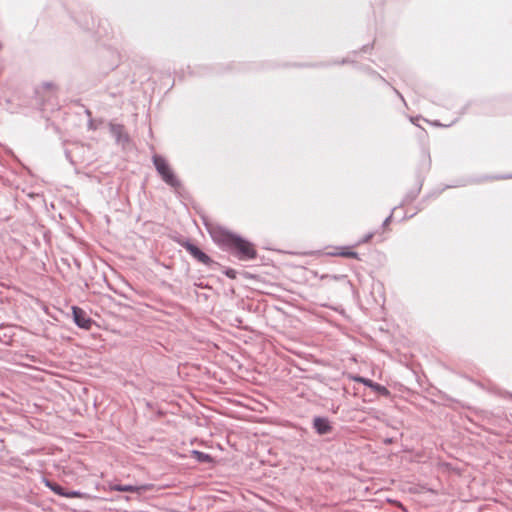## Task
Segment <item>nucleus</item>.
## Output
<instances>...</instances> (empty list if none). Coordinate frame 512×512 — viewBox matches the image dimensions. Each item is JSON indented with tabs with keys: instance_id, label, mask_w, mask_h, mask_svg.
Returning a JSON list of instances; mask_svg holds the SVG:
<instances>
[{
	"instance_id": "dca6fc26",
	"label": "nucleus",
	"mask_w": 512,
	"mask_h": 512,
	"mask_svg": "<svg viewBox=\"0 0 512 512\" xmlns=\"http://www.w3.org/2000/svg\"><path fill=\"white\" fill-rule=\"evenodd\" d=\"M391 218H392V214H390L383 222V226H387L389 224V222L391 221Z\"/></svg>"
},
{
	"instance_id": "6e6552de",
	"label": "nucleus",
	"mask_w": 512,
	"mask_h": 512,
	"mask_svg": "<svg viewBox=\"0 0 512 512\" xmlns=\"http://www.w3.org/2000/svg\"><path fill=\"white\" fill-rule=\"evenodd\" d=\"M113 491H120V492H139L142 488L138 486L133 485H121V484H114L110 487Z\"/></svg>"
},
{
	"instance_id": "0eeeda50",
	"label": "nucleus",
	"mask_w": 512,
	"mask_h": 512,
	"mask_svg": "<svg viewBox=\"0 0 512 512\" xmlns=\"http://www.w3.org/2000/svg\"><path fill=\"white\" fill-rule=\"evenodd\" d=\"M313 427L317 431L318 434L324 435L331 431L332 427L328 419L323 417H315L313 420Z\"/></svg>"
},
{
	"instance_id": "1a4fd4ad",
	"label": "nucleus",
	"mask_w": 512,
	"mask_h": 512,
	"mask_svg": "<svg viewBox=\"0 0 512 512\" xmlns=\"http://www.w3.org/2000/svg\"><path fill=\"white\" fill-rule=\"evenodd\" d=\"M45 485L50 488L54 493L65 497L66 490L59 484L52 482L50 480H45Z\"/></svg>"
},
{
	"instance_id": "ddd939ff",
	"label": "nucleus",
	"mask_w": 512,
	"mask_h": 512,
	"mask_svg": "<svg viewBox=\"0 0 512 512\" xmlns=\"http://www.w3.org/2000/svg\"><path fill=\"white\" fill-rule=\"evenodd\" d=\"M55 88L56 86L52 82H44L40 87L42 90H55Z\"/></svg>"
},
{
	"instance_id": "4468645a",
	"label": "nucleus",
	"mask_w": 512,
	"mask_h": 512,
	"mask_svg": "<svg viewBox=\"0 0 512 512\" xmlns=\"http://www.w3.org/2000/svg\"><path fill=\"white\" fill-rule=\"evenodd\" d=\"M373 236H374L373 233H368L357 244L359 245V244L367 243L373 238Z\"/></svg>"
},
{
	"instance_id": "39448f33",
	"label": "nucleus",
	"mask_w": 512,
	"mask_h": 512,
	"mask_svg": "<svg viewBox=\"0 0 512 512\" xmlns=\"http://www.w3.org/2000/svg\"><path fill=\"white\" fill-rule=\"evenodd\" d=\"M109 129L117 144L125 147L129 143V136L125 132L123 125L110 123Z\"/></svg>"
},
{
	"instance_id": "7ed1b4c3",
	"label": "nucleus",
	"mask_w": 512,
	"mask_h": 512,
	"mask_svg": "<svg viewBox=\"0 0 512 512\" xmlns=\"http://www.w3.org/2000/svg\"><path fill=\"white\" fill-rule=\"evenodd\" d=\"M183 246L195 259H197L202 264L210 266L213 263V260L196 245L190 242H186Z\"/></svg>"
},
{
	"instance_id": "9d476101",
	"label": "nucleus",
	"mask_w": 512,
	"mask_h": 512,
	"mask_svg": "<svg viewBox=\"0 0 512 512\" xmlns=\"http://www.w3.org/2000/svg\"><path fill=\"white\" fill-rule=\"evenodd\" d=\"M193 455L201 463H208V462L212 461L211 456L209 454H207V453H204V452H200V451L194 450L193 451Z\"/></svg>"
},
{
	"instance_id": "f257e3e1",
	"label": "nucleus",
	"mask_w": 512,
	"mask_h": 512,
	"mask_svg": "<svg viewBox=\"0 0 512 512\" xmlns=\"http://www.w3.org/2000/svg\"><path fill=\"white\" fill-rule=\"evenodd\" d=\"M211 236L219 246L239 260L248 261L256 258L257 252L253 244L237 234L219 228L213 230Z\"/></svg>"
},
{
	"instance_id": "f03ea898",
	"label": "nucleus",
	"mask_w": 512,
	"mask_h": 512,
	"mask_svg": "<svg viewBox=\"0 0 512 512\" xmlns=\"http://www.w3.org/2000/svg\"><path fill=\"white\" fill-rule=\"evenodd\" d=\"M153 164L156 168V171L167 185L174 189H177L181 186V182L175 176L173 170L164 157L160 155H154Z\"/></svg>"
},
{
	"instance_id": "2eb2a0df",
	"label": "nucleus",
	"mask_w": 512,
	"mask_h": 512,
	"mask_svg": "<svg viewBox=\"0 0 512 512\" xmlns=\"http://www.w3.org/2000/svg\"><path fill=\"white\" fill-rule=\"evenodd\" d=\"M225 274L229 277V278H235L236 277V271L233 270V269H228Z\"/></svg>"
},
{
	"instance_id": "f8f14e48",
	"label": "nucleus",
	"mask_w": 512,
	"mask_h": 512,
	"mask_svg": "<svg viewBox=\"0 0 512 512\" xmlns=\"http://www.w3.org/2000/svg\"><path fill=\"white\" fill-rule=\"evenodd\" d=\"M337 255H340L342 257L347 258H358V253L354 251L346 250L345 248L342 249V251L338 252Z\"/></svg>"
},
{
	"instance_id": "423d86ee",
	"label": "nucleus",
	"mask_w": 512,
	"mask_h": 512,
	"mask_svg": "<svg viewBox=\"0 0 512 512\" xmlns=\"http://www.w3.org/2000/svg\"><path fill=\"white\" fill-rule=\"evenodd\" d=\"M354 381L362 383L363 385L373 389L375 392H377L383 396H388L390 394L389 390L385 386L375 383L368 378L357 376V377H354Z\"/></svg>"
},
{
	"instance_id": "20e7f679",
	"label": "nucleus",
	"mask_w": 512,
	"mask_h": 512,
	"mask_svg": "<svg viewBox=\"0 0 512 512\" xmlns=\"http://www.w3.org/2000/svg\"><path fill=\"white\" fill-rule=\"evenodd\" d=\"M73 319L75 324L83 329H90L92 325V319L89 318L84 310L79 307L72 308Z\"/></svg>"
},
{
	"instance_id": "9b49d317",
	"label": "nucleus",
	"mask_w": 512,
	"mask_h": 512,
	"mask_svg": "<svg viewBox=\"0 0 512 512\" xmlns=\"http://www.w3.org/2000/svg\"><path fill=\"white\" fill-rule=\"evenodd\" d=\"M65 497L67 498H81V499H88L89 498V495L86 494V493H83V492H80V491H67L66 490V494H65Z\"/></svg>"
},
{
	"instance_id": "f3484780",
	"label": "nucleus",
	"mask_w": 512,
	"mask_h": 512,
	"mask_svg": "<svg viewBox=\"0 0 512 512\" xmlns=\"http://www.w3.org/2000/svg\"><path fill=\"white\" fill-rule=\"evenodd\" d=\"M395 92H396V94H397V95H399V96L403 99V97H402V95L399 93V91L395 90Z\"/></svg>"
}]
</instances>
